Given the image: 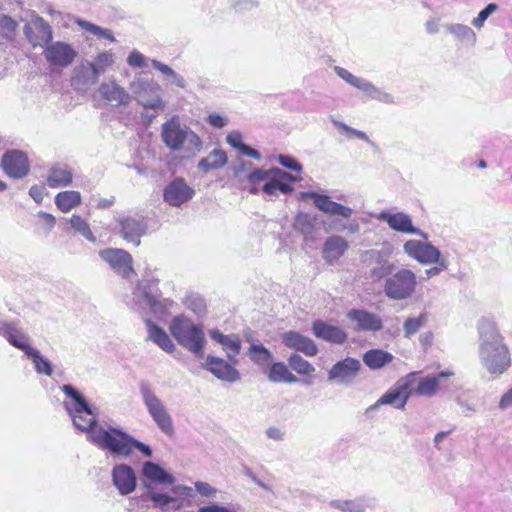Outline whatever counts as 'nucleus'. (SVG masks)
Segmentation results:
<instances>
[{
	"instance_id": "f257e3e1",
	"label": "nucleus",
	"mask_w": 512,
	"mask_h": 512,
	"mask_svg": "<svg viewBox=\"0 0 512 512\" xmlns=\"http://www.w3.org/2000/svg\"><path fill=\"white\" fill-rule=\"evenodd\" d=\"M61 390L69 398L63 406L72 419L76 429L86 432L90 443L102 451H106L119 459H128L134 449L144 456L151 457L152 449L145 443L137 440L120 427L108 426L104 428L97 423V414L87 402L85 397L72 385L64 384Z\"/></svg>"
},
{
	"instance_id": "f03ea898",
	"label": "nucleus",
	"mask_w": 512,
	"mask_h": 512,
	"mask_svg": "<svg viewBox=\"0 0 512 512\" xmlns=\"http://www.w3.org/2000/svg\"><path fill=\"white\" fill-rule=\"evenodd\" d=\"M478 356L482 366L493 375L503 374L511 365V355L495 323L482 318L478 323Z\"/></svg>"
},
{
	"instance_id": "7ed1b4c3",
	"label": "nucleus",
	"mask_w": 512,
	"mask_h": 512,
	"mask_svg": "<svg viewBox=\"0 0 512 512\" xmlns=\"http://www.w3.org/2000/svg\"><path fill=\"white\" fill-rule=\"evenodd\" d=\"M128 304L131 309L145 318L148 314L161 318L173 308L175 303L169 298L161 297L159 279L150 275L138 281Z\"/></svg>"
},
{
	"instance_id": "20e7f679",
	"label": "nucleus",
	"mask_w": 512,
	"mask_h": 512,
	"mask_svg": "<svg viewBox=\"0 0 512 512\" xmlns=\"http://www.w3.org/2000/svg\"><path fill=\"white\" fill-rule=\"evenodd\" d=\"M161 139L171 152H183L188 157L196 156L203 148L201 137L182 122L178 115L162 124Z\"/></svg>"
},
{
	"instance_id": "39448f33",
	"label": "nucleus",
	"mask_w": 512,
	"mask_h": 512,
	"mask_svg": "<svg viewBox=\"0 0 512 512\" xmlns=\"http://www.w3.org/2000/svg\"><path fill=\"white\" fill-rule=\"evenodd\" d=\"M299 178L291 175L280 168L264 170L255 168L247 175V182L251 186L250 193L258 194L260 190L268 196L290 194L294 191L292 182Z\"/></svg>"
},
{
	"instance_id": "423d86ee",
	"label": "nucleus",
	"mask_w": 512,
	"mask_h": 512,
	"mask_svg": "<svg viewBox=\"0 0 512 512\" xmlns=\"http://www.w3.org/2000/svg\"><path fill=\"white\" fill-rule=\"evenodd\" d=\"M169 331L177 343L198 358L204 356L206 337L202 325L190 318L178 315L172 318Z\"/></svg>"
},
{
	"instance_id": "0eeeda50",
	"label": "nucleus",
	"mask_w": 512,
	"mask_h": 512,
	"mask_svg": "<svg viewBox=\"0 0 512 512\" xmlns=\"http://www.w3.org/2000/svg\"><path fill=\"white\" fill-rule=\"evenodd\" d=\"M303 196L305 198L312 199L314 206L319 211L332 216H339L343 219H348L345 222L340 219H333L329 223L330 229L338 232L347 231L350 234H355L359 231V222L356 219H350L353 214L352 208L333 201L331 197L326 194H320L314 191L305 192Z\"/></svg>"
},
{
	"instance_id": "6e6552de",
	"label": "nucleus",
	"mask_w": 512,
	"mask_h": 512,
	"mask_svg": "<svg viewBox=\"0 0 512 512\" xmlns=\"http://www.w3.org/2000/svg\"><path fill=\"white\" fill-rule=\"evenodd\" d=\"M139 393L149 416L158 429L166 436L171 437L174 434L173 419L163 400L147 381L140 382Z\"/></svg>"
},
{
	"instance_id": "1a4fd4ad",
	"label": "nucleus",
	"mask_w": 512,
	"mask_h": 512,
	"mask_svg": "<svg viewBox=\"0 0 512 512\" xmlns=\"http://www.w3.org/2000/svg\"><path fill=\"white\" fill-rule=\"evenodd\" d=\"M417 284L416 274L408 268H401L386 277L383 292L390 300L403 301L414 295Z\"/></svg>"
},
{
	"instance_id": "9d476101",
	"label": "nucleus",
	"mask_w": 512,
	"mask_h": 512,
	"mask_svg": "<svg viewBox=\"0 0 512 512\" xmlns=\"http://www.w3.org/2000/svg\"><path fill=\"white\" fill-rule=\"evenodd\" d=\"M129 88L134 98L145 110L162 111L164 109L165 105L160 95L161 87L153 80L135 77Z\"/></svg>"
},
{
	"instance_id": "9b49d317",
	"label": "nucleus",
	"mask_w": 512,
	"mask_h": 512,
	"mask_svg": "<svg viewBox=\"0 0 512 512\" xmlns=\"http://www.w3.org/2000/svg\"><path fill=\"white\" fill-rule=\"evenodd\" d=\"M415 375V373H410L400 378L374 405L370 406L369 410L376 409L380 405H391L396 409H404L411 396V386L415 381Z\"/></svg>"
},
{
	"instance_id": "f8f14e48",
	"label": "nucleus",
	"mask_w": 512,
	"mask_h": 512,
	"mask_svg": "<svg viewBox=\"0 0 512 512\" xmlns=\"http://www.w3.org/2000/svg\"><path fill=\"white\" fill-rule=\"evenodd\" d=\"M361 261L368 269V277L373 281L386 278L394 270L389 254L384 250L370 249L361 254Z\"/></svg>"
},
{
	"instance_id": "ddd939ff",
	"label": "nucleus",
	"mask_w": 512,
	"mask_h": 512,
	"mask_svg": "<svg viewBox=\"0 0 512 512\" xmlns=\"http://www.w3.org/2000/svg\"><path fill=\"white\" fill-rule=\"evenodd\" d=\"M99 256L122 278H129L134 273L132 256L123 249L106 248L99 251Z\"/></svg>"
},
{
	"instance_id": "4468645a",
	"label": "nucleus",
	"mask_w": 512,
	"mask_h": 512,
	"mask_svg": "<svg viewBox=\"0 0 512 512\" xmlns=\"http://www.w3.org/2000/svg\"><path fill=\"white\" fill-rule=\"evenodd\" d=\"M403 251L420 264L430 265L439 261L440 250L428 241L411 239L404 243Z\"/></svg>"
},
{
	"instance_id": "2eb2a0df",
	"label": "nucleus",
	"mask_w": 512,
	"mask_h": 512,
	"mask_svg": "<svg viewBox=\"0 0 512 512\" xmlns=\"http://www.w3.org/2000/svg\"><path fill=\"white\" fill-rule=\"evenodd\" d=\"M24 35L33 47H45L53 38L52 28L44 18L34 15L24 26Z\"/></svg>"
},
{
	"instance_id": "dca6fc26",
	"label": "nucleus",
	"mask_w": 512,
	"mask_h": 512,
	"mask_svg": "<svg viewBox=\"0 0 512 512\" xmlns=\"http://www.w3.org/2000/svg\"><path fill=\"white\" fill-rule=\"evenodd\" d=\"M43 55L50 65L65 68L73 63L77 52L70 44L56 41L44 47Z\"/></svg>"
},
{
	"instance_id": "f3484780",
	"label": "nucleus",
	"mask_w": 512,
	"mask_h": 512,
	"mask_svg": "<svg viewBox=\"0 0 512 512\" xmlns=\"http://www.w3.org/2000/svg\"><path fill=\"white\" fill-rule=\"evenodd\" d=\"M0 336L13 347L23 351L26 356L34 349L30 336L19 326L18 321L0 320Z\"/></svg>"
},
{
	"instance_id": "a211bd4d",
	"label": "nucleus",
	"mask_w": 512,
	"mask_h": 512,
	"mask_svg": "<svg viewBox=\"0 0 512 512\" xmlns=\"http://www.w3.org/2000/svg\"><path fill=\"white\" fill-rule=\"evenodd\" d=\"M361 363L359 360L347 357L335 363L328 372V380L339 385H350L356 378Z\"/></svg>"
},
{
	"instance_id": "6ab92c4d",
	"label": "nucleus",
	"mask_w": 512,
	"mask_h": 512,
	"mask_svg": "<svg viewBox=\"0 0 512 512\" xmlns=\"http://www.w3.org/2000/svg\"><path fill=\"white\" fill-rule=\"evenodd\" d=\"M112 484L120 495L131 494L137 486V477L134 469L125 463L116 464L111 471Z\"/></svg>"
},
{
	"instance_id": "aec40b11",
	"label": "nucleus",
	"mask_w": 512,
	"mask_h": 512,
	"mask_svg": "<svg viewBox=\"0 0 512 512\" xmlns=\"http://www.w3.org/2000/svg\"><path fill=\"white\" fill-rule=\"evenodd\" d=\"M195 191L182 178H175L164 189L163 199L172 207H180L193 198Z\"/></svg>"
},
{
	"instance_id": "412c9836",
	"label": "nucleus",
	"mask_w": 512,
	"mask_h": 512,
	"mask_svg": "<svg viewBox=\"0 0 512 512\" xmlns=\"http://www.w3.org/2000/svg\"><path fill=\"white\" fill-rule=\"evenodd\" d=\"M378 219L386 222L394 231L405 234H414L424 238L425 240L428 239L427 233L415 227L412 223L411 217L406 213H390L383 211L379 213Z\"/></svg>"
},
{
	"instance_id": "4be33fe9",
	"label": "nucleus",
	"mask_w": 512,
	"mask_h": 512,
	"mask_svg": "<svg viewBox=\"0 0 512 512\" xmlns=\"http://www.w3.org/2000/svg\"><path fill=\"white\" fill-rule=\"evenodd\" d=\"M231 362L228 363L222 358L208 355L203 365L204 369L213 374L217 379L235 383L240 380V372L235 368Z\"/></svg>"
},
{
	"instance_id": "5701e85b",
	"label": "nucleus",
	"mask_w": 512,
	"mask_h": 512,
	"mask_svg": "<svg viewBox=\"0 0 512 512\" xmlns=\"http://www.w3.org/2000/svg\"><path fill=\"white\" fill-rule=\"evenodd\" d=\"M452 376H454V372L449 369L428 375L418 382L415 393L417 395L431 397L440 391H446L449 388L447 380Z\"/></svg>"
},
{
	"instance_id": "b1692460",
	"label": "nucleus",
	"mask_w": 512,
	"mask_h": 512,
	"mask_svg": "<svg viewBox=\"0 0 512 512\" xmlns=\"http://www.w3.org/2000/svg\"><path fill=\"white\" fill-rule=\"evenodd\" d=\"M1 165L4 172L13 179L25 177L30 169L26 154L19 150L7 151L2 157Z\"/></svg>"
},
{
	"instance_id": "393cba45",
	"label": "nucleus",
	"mask_w": 512,
	"mask_h": 512,
	"mask_svg": "<svg viewBox=\"0 0 512 512\" xmlns=\"http://www.w3.org/2000/svg\"><path fill=\"white\" fill-rule=\"evenodd\" d=\"M99 77L92 66V62L88 60L81 61L73 69L71 85L78 92L85 93L98 82Z\"/></svg>"
},
{
	"instance_id": "a878e982",
	"label": "nucleus",
	"mask_w": 512,
	"mask_h": 512,
	"mask_svg": "<svg viewBox=\"0 0 512 512\" xmlns=\"http://www.w3.org/2000/svg\"><path fill=\"white\" fill-rule=\"evenodd\" d=\"M142 481L146 490L153 489V484L171 485L175 479L159 464L146 461L142 466Z\"/></svg>"
},
{
	"instance_id": "bb28decb",
	"label": "nucleus",
	"mask_w": 512,
	"mask_h": 512,
	"mask_svg": "<svg viewBox=\"0 0 512 512\" xmlns=\"http://www.w3.org/2000/svg\"><path fill=\"white\" fill-rule=\"evenodd\" d=\"M121 236L135 246L140 244V238L146 232V223L140 217H122L119 219Z\"/></svg>"
},
{
	"instance_id": "cd10ccee",
	"label": "nucleus",
	"mask_w": 512,
	"mask_h": 512,
	"mask_svg": "<svg viewBox=\"0 0 512 512\" xmlns=\"http://www.w3.org/2000/svg\"><path fill=\"white\" fill-rule=\"evenodd\" d=\"M347 316L356 324L357 330L377 332L382 329V320L377 314L363 309H352Z\"/></svg>"
},
{
	"instance_id": "c85d7f7f",
	"label": "nucleus",
	"mask_w": 512,
	"mask_h": 512,
	"mask_svg": "<svg viewBox=\"0 0 512 512\" xmlns=\"http://www.w3.org/2000/svg\"><path fill=\"white\" fill-rule=\"evenodd\" d=\"M348 248L349 243L342 236H329L323 244L322 257L326 263L334 264L345 254Z\"/></svg>"
},
{
	"instance_id": "c756f323",
	"label": "nucleus",
	"mask_w": 512,
	"mask_h": 512,
	"mask_svg": "<svg viewBox=\"0 0 512 512\" xmlns=\"http://www.w3.org/2000/svg\"><path fill=\"white\" fill-rule=\"evenodd\" d=\"M210 337L222 346L228 360L233 365H238L237 356L241 350V341L237 335H225L219 330H211Z\"/></svg>"
},
{
	"instance_id": "7c9ffc66",
	"label": "nucleus",
	"mask_w": 512,
	"mask_h": 512,
	"mask_svg": "<svg viewBox=\"0 0 512 512\" xmlns=\"http://www.w3.org/2000/svg\"><path fill=\"white\" fill-rule=\"evenodd\" d=\"M282 342L288 348L302 352L307 356H315L318 348L313 340L294 331H289L283 334Z\"/></svg>"
},
{
	"instance_id": "2f4dec72",
	"label": "nucleus",
	"mask_w": 512,
	"mask_h": 512,
	"mask_svg": "<svg viewBox=\"0 0 512 512\" xmlns=\"http://www.w3.org/2000/svg\"><path fill=\"white\" fill-rule=\"evenodd\" d=\"M313 333L317 338L335 344H342L347 339V335L342 329L319 320L313 323Z\"/></svg>"
},
{
	"instance_id": "473e14b6",
	"label": "nucleus",
	"mask_w": 512,
	"mask_h": 512,
	"mask_svg": "<svg viewBox=\"0 0 512 512\" xmlns=\"http://www.w3.org/2000/svg\"><path fill=\"white\" fill-rule=\"evenodd\" d=\"M144 322L148 331V339L159 346L163 351L172 353L175 350V344L165 330L156 325L149 318H145Z\"/></svg>"
},
{
	"instance_id": "72a5a7b5",
	"label": "nucleus",
	"mask_w": 512,
	"mask_h": 512,
	"mask_svg": "<svg viewBox=\"0 0 512 512\" xmlns=\"http://www.w3.org/2000/svg\"><path fill=\"white\" fill-rule=\"evenodd\" d=\"M99 93L107 101H114L119 105H128L131 101L130 94L115 81L101 83Z\"/></svg>"
},
{
	"instance_id": "f704fd0d",
	"label": "nucleus",
	"mask_w": 512,
	"mask_h": 512,
	"mask_svg": "<svg viewBox=\"0 0 512 512\" xmlns=\"http://www.w3.org/2000/svg\"><path fill=\"white\" fill-rule=\"evenodd\" d=\"M73 174L65 164L54 165L47 177V184L50 188L66 187L72 183Z\"/></svg>"
},
{
	"instance_id": "c9c22d12",
	"label": "nucleus",
	"mask_w": 512,
	"mask_h": 512,
	"mask_svg": "<svg viewBox=\"0 0 512 512\" xmlns=\"http://www.w3.org/2000/svg\"><path fill=\"white\" fill-rule=\"evenodd\" d=\"M368 502L367 497L361 496L354 499H334L329 502V506L341 512H365Z\"/></svg>"
},
{
	"instance_id": "e433bc0d",
	"label": "nucleus",
	"mask_w": 512,
	"mask_h": 512,
	"mask_svg": "<svg viewBox=\"0 0 512 512\" xmlns=\"http://www.w3.org/2000/svg\"><path fill=\"white\" fill-rule=\"evenodd\" d=\"M228 158L225 151L221 149L212 150L206 157L202 158L197 167L204 173L217 170L227 164Z\"/></svg>"
},
{
	"instance_id": "4c0bfd02",
	"label": "nucleus",
	"mask_w": 512,
	"mask_h": 512,
	"mask_svg": "<svg viewBox=\"0 0 512 512\" xmlns=\"http://www.w3.org/2000/svg\"><path fill=\"white\" fill-rule=\"evenodd\" d=\"M394 356L382 349H371L364 353L363 362L371 370H378L392 362Z\"/></svg>"
},
{
	"instance_id": "58836bf2",
	"label": "nucleus",
	"mask_w": 512,
	"mask_h": 512,
	"mask_svg": "<svg viewBox=\"0 0 512 512\" xmlns=\"http://www.w3.org/2000/svg\"><path fill=\"white\" fill-rule=\"evenodd\" d=\"M446 29L457 41L467 46L476 44L477 36L469 26L459 23L447 24Z\"/></svg>"
},
{
	"instance_id": "ea45409f",
	"label": "nucleus",
	"mask_w": 512,
	"mask_h": 512,
	"mask_svg": "<svg viewBox=\"0 0 512 512\" xmlns=\"http://www.w3.org/2000/svg\"><path fill=\"white\" fill-rule=\"evenodd\" d=\"M81 200L82 198L80 192L74 190H66L59 192L55 196V205L61 212L67 213L73 208L79 206L81 204Z\"/></svg>"
},
{
	"instance_id": "a19ab883",
	"label": "nucleus",
	"mask_w": 512,
	"mask_h": 512,
	"mask_svg": "<svg viewBox=\"0 0 512 512\" xmlns=\"http://www.w3.org/2000/svg\"><path fill=\"white\" fill-rule=\"evenodd\" d=\"M151 64L154 69L158 70L166 77L167 81L171 85H174L181 89H185L187 87V82L185 78L176 71H174L170 66L156 59L151 60Z\"/></svg>"
},
{
	"instance_id": "79ce46f5",
	"label": "nucleus",
	"mask_w": 512,
	"mask_h": 512,
	"mask_svg": "<svg viewBox=\"0 0 512 512\" xmlns=\"http://www.w3.org/2000/svg\"><path fill=\"white\" fill-rule=\"evenodd\" d=\"M268 379L274 383H296L298 378L293 375L283 362L272 364L268 373Z\"/></svg>"
},
{
	"instance_id": "37998d69",
	"label": "nucleus",
	"mask_w": 512,
	"mask_h": 512,
	"mask_svg": "<svg viewBox=\"0 0 512 512\" xmlns=\"http://www.w3.org/2000/svg\"><path fill=\"white\" fill-rule=\"evenodd\" d=\"M294 229L304 235L305 240L311 238L315 230V218L308 214L300 212L295 216Z\"/></svg>"
},
{
	"instance_id": "c03bdc74",
	"label": "nucleus",
	"mask_w": 512,
	"mask_h": 512,
	"mask_svg": "<svg viewBox=\"0 0 512 512\" xmlns=\"http://www.w3.org/2000/svg\"><path fill=\"white\" fill-rule=\"evenodd\" d=\"M428 322V314L420 313L418 316L407 317L403 323V336L410 339L418 333Z\"/></svg>"
},
{
	"instance_id": "a18cd8bd",
	"label": "nucleus",
	"mask_w": 512,
	"mask_h": 512,
	"mask_svg": "<svg viewBox=\"0 0 512 512\" xmlns=\"http://www.w3.org/2000/svg\"><path fill=\"white\" fill-rule=\"evenodd\" d=\"M27 357L31 359L36 373L49 377L53 374L52 363L36 348H34Z\"/></svg>"
},
{
	"instance_id": "49530a36",
	"label": "nucleus",
	"mask_w": 512,
	"mask_h": 512,
	"mask_svg": "<svg viewBox=\"0 0 512 512\" xmlns=\"http://www.w3.org/2000/svg\"><path fill=\"white\" fill-rule=\"evenodd\" d=\"M363 92L371 99L376 100L386 105H393L396 103L395 97L381 88L375 86L372 82L368 81Z\"/></svg>"
},
{
	"instance_id": "de8ad7c7",
	"label": "nucleus",
	"mask_w": 512,
	"mask_h": 512,
	"mask_svg": "<svg viewBox=\"0 0 512 512\" xmlns=\"http://www.w3.org/2000/svg\"><path fill=\"white\" fill-rule=\"evenodd\" d=\"M250 359L257 365H266L271 362V352L262 344H252L248 350Z\"/></svg>"
},
{
	"instance_id": "09e8293b",
	"label": "nucleus",
	"mask_w": 512,
	"mask_h": 512,
	"mask_svg": "<svg viewBox=\"0 0 512 512\" xmlns=\"http://www.w3.org/2000/svg\"><path fill=\"white\" fill-rule=\"evenodd\" d=\"M18 23L6 14H0V39L12 41L15 38Z\"/></svg>"
},
{
	"instance_id": "8fccbe9b",
	"label": "nucleus",
	"mask_w": 512,
	"mask_h": 512,
	"mask_svg": "<svg viewBox=\"0 0 512 512\" xmlns=\"http://www.w3.org/2000/svg\"><path fill=\"white\" fill-rule=\"evenodd\" d=\"M70 225L75 230V232L81 234L89 242H96V237L91 231L89 223L81 216L73 214L70 218Z\"/></svg>"
},
{
	"instance_id": "3c124183",
	"label": "nucleus",
	"mask_w": 512,
	"mask_h": 512,
	"mask_svg": "<svg viewBox=\"0 0 512 512\" xmlns=\"http://www.w3.org/2000/svg\"><path fill=\"white\" fill-rule=\"evenodd\" d=\"M334 72L338 77H340L342 80H344L347 84L357 88L358 90L362 91L364 90L368 80L362 77L355 76L351 72H349L347 69L335 66Z\"/></svg>"
},
{
	"instance_id": "603ef678",
	"label": "nucleus",
	"mask_w": 512,
	"mask_h": 512,
	"mask_svg": "<svg viewBox=\"0 0 512 512\" xmlns=\"http://www.w3.org/2000/svg\"><path fill=\"white\" fill-rule=\"evenodd\" d=\"M288 363L291 369L300 375H310L315 371L313 365L298 354H292L288 359Z\"/></svg>"
},
{
	"instance_id": "864d4df0",
	"label": "nucleus",
	"mask_w": 512,
	"mask_h": 512,
	"mask_svg": "<svg viewBox=\"0 0 512 512\" xmlns=\"http://www.w3.org/2000/svg\"><path fill=\"white\" fill-rule=\"evenodd\" d=\"M115 56L110 51H104L95 57V61L92 62V66L94 70L97 72L99 76H101L107 68L111 67L114 64Z\"/></svg>"
},
{
	"instance_id": "5fc2aeb1",
	"label": "nucleus",
	"mask_w": 512,
	"mask_h": 512,
	"mask_svg": "<svg viewBox=\"0 0 512 512\" xmlns=\"http://www.w3.org/2000/svg\"><path fill=\"white\" fill-rule=\"evenodd\" d=\"M147 498L153 501L162 509L172 506L173 508H179V504L177 503V499L169 496L165 493H157L153 489L147 490Z\"/></svg>"
},
{
	"instance_id": "6e6d98bb",
	"label": "nucleus",
	"mask_w": 512,
	"mask_h": 512,
	"mask_svg": "<svg viewBox=\"0 0 512 512\" xmlns=\"http://www.w3.org/2000/svg\"><path fill=\"white\" fill-rule=\"evenodd\" d=\"M332 123L341 134L346 135L347 137H356V138L361 139L367 143H371L369 137L367 136V134L365 132L354 129L338 120H333Z\"/></svg>"
},
{
	"instance_id": "4d7b16f0",
	"label": "nucleus",
	"mask_w": 512,
	"mask_h": 512,
	"mask_svg": "<svg viewBox=\"0 0 512 512\" xmlns=\"http://www.w3.org/2000/svg\"><path fill=\"white\" fill-rule=\"evenodd\" d=\"M185 306L197 315H201L206 310L205 300L197 294H189L184 301Z\"/></svg>"
},
{
	"instance_id": "13d9d810",
	"label": "nucleus",
	"mask_w": 512,
	"mask_h": 512,
	"mask_svg": "<svg viewBox=\"0 0 512 512\" xmlns=\"http://www.w3.org/2000/svg\"><path fill=\"white\" fill-rule=\"evenodd\" d=\"M255 169L251 161L238 158L233 163V173L236 177L241 178L243 175L247 178V175Z\"/></svg>"
},
{
	"instance_id": "bf43d9fd",
	"label": "nucleus",
	"mask_w": 512,
	"mask_h": 512,
	"mask_svg": "<svg viewBox=\"0 0 512 512\" xmlns=\"http://www.w3.org/2000/svg\"><path fill=\"white\" fill-rule=\"evenodd\" d=\"M498 9V6L494 3L488 4L483 10H481L478 13V16L475 17L471 24L477 28L481 29L484 26L485 21L488 19V17L494 13Z\"/></svg>"
},
{
	"instance_id": "052dcab7",
	"label": "nucleus",
	"mask_w": 512,
	"mask_h": 512,
	"mask_svg": "<svg viewBox=\"0 0 512 512\" xmlns=\"http://www.w3.org/2000/svg\"><path fill=\"white\" fill-rule=\"evenodd\" d=\"M127 63L133 68H145L147 67V58L138 50H133L127 57Z\"/></svg>"
},
{
	"instance_id": "680f3d73",
	"label": "nucleus",
	"mask_w": 512,
	"mask_h": 512,
	"mask_svg": "<svg viewBox=\"0 0 512 512\" xmlns=\"http://www.w3.org/2000/svg\"><path fill=\"white\" fill-rule=\"evenodd\" d=\"M278 162L285 168L295 171V172H301L302 171V165L292 156L290 155H279Z\"/></svg>"
},
{
	"instance_id": "e2e57ef3",
	"label": "nucleus",
	"mask_w": 512,
	"mask_h": 512,
	"mask_svg": "<svg viewBox=\"0 0 512 512\" xmlns=\"http://www.w3.org/2000/svg\"><path fill=\"white\" fill-rule=\"evenodd\" d=\"M226 142L239 152L243 150L246 144L243 142L242 134L239 131H232L226 136Z\"/></svg>"
},
{
	"instance_id": "0e129e2a",
	"label": "nucleus",
	"mask_w": 512,
	"mask_h": 512,
	"mask_svg": "<svg viewBox=\"0 0 512 512\" xmlns=\"http://www.w3.org/2000/svg\"><path fill=\"white\" fill-rule=\"evenodd\" d=\"M433 264H437V266L431 267V268L425 270V274H426L427 278H432L434 276H437L442 271H444L448 268V261L441 256L439 257V261H436Z\"/></svg>"
},
{
	"instance_id": "69168bd1",
	"label": "nucleus",
	"mask_w": 512,
	"mask_h": 512,
	"mask_svg": "<svg viewBox=\"0 0 512 512\" xmlns=\"http://www.w3.org/2000/svg\"><path fill=\"white\" fill-rule=\"evenodd\" d=\"M195 489L200 495L205 497H215L217 492L209 483L202 481H197L195 483Z\"/></svg>"
},
{
	"instance_id": "338daca9",
	"label": "nucleus",
	"mask_w": 512,
	"mask_h": 512,
	"mask_svg": "<svg viewBox=\"0 0 512 512\" xmlns=\"http://www.w3.org/2000/svg\"><path fill=\"white\" fill-rule=\"evenodd\" d=\"M207 122L214 128H223L227 125V119L218 113H212L208 115Z\"/></svg>"
},
{
	"instance_id": "774afa93",
	"label": "nucleus",
	"mask_w": 512,
	"mask_h": 512,
	"mask_svg": "<svg viewBox=\"0 0 512 512\" xmlns=\"http://www.w3.org/2000/svg\"><path fill=\"white\" fill-rule=\"evenodd\" d=\"M37 216L42 219L43 225L47 232H50L55 226L56 219L52 214L44 211H39Z\"/></svg>"
}]
</instances>
